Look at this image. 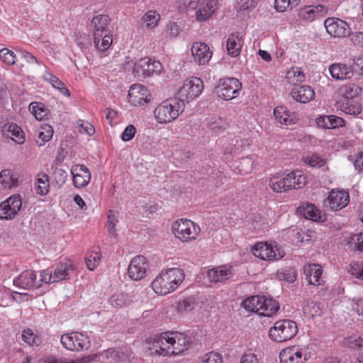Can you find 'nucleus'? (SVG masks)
Listing matches in <instances>:
<instances>
[{
  "instance_id": "ddd939ff",
  "label": "nucleus",
  "mask_w": 363,
  "mask_h": 363,
  "mask_svg": "<svg viewBox=\"0 0 363 363\" xmlns=\"http://www.w3.org/2000/svg\"><path fill=\"white\" fill-rule=\"evenodd\" d=\"M324 26L329 35L335 38L350 36V28L343 20L337 18H328L324 22Z\"/></svg>"
},
{
  "instance_id": "0eeeda50",
  "label": "nucleus",
  "mask_w": 363,
  "mask_h": 363,
  "mask_svg": "<svg viewBox=\"0 0 363 363\" xmlns=\"http://www.w3.org/2000/svg\"><path fill=\"white\" fill-rule=\"evenodd\" d=\"M241 89V82L238 79L231 77L220 79L215 91L219 98L228 101L237 97Z\"/></svg>"
},
{
  "instance_id": "bb28decb",
  "label": "nucleus",
  "mask_w": 363,
  "mask_h": 363,
  "mask_svg": "<svg viewBox=\"0 0 363 363\" xmlns=\"http://www.w3.org/2000/svg\"><path fill=\"white\" fill-rule=\"evenodd\" d=\"M242 46V37L238 32L233 33L228 35L226 42V50L230 56L233 57H238L240 53Z\"/></svg>"
},
{
  "instance_id": "69168bd1",
  "label": "nucleus",
  "mask_w": 363,
  "mask_h": 363,
  "mask_svg": "<svg viewBox=\"0 0 363 363\" xmlns=\"http://www.w3.org/2000/svg\"><path fill=\"white\" fill-rule=\"evenodd\" d=\"M289 7L291 8L290 0H275L274 8L279 12H283Z\"/></svg>"
},
{
  "instance_id": "dca6fc26",
  "label": "nucleus",
  "mask_w": 363,
  "mask_h": 363,
  "mask_svg": "<svg viewBox=\"0 0 363 363\" xmlns=\"http://www.w3.org/2000/svg\"><path fill=\"white\" fill-rule=\"evenodd\" d=\"M191 54L195 62L205 65L211 59L213 52L205 43L196 42L192 45Z\"/></svg>"
},
{
  "instance_id": "2eb2a0df",
  "label": "nucleus",
  "mask_w": 363,
  "mask_h": 363,
  "mask_svg": "<svg viewBox=\"0 0 363 363\" xmlns=\"http://www.w3.org/2000/svg\"><path fill=\"white\" fill-rule=\"evenodd\" d=\"M128 99L134 106L143 105L150 100V94L143 85L133 84L128 91Z\"/></svg>"
},
{
  "instance_id": "052dcab7",
  "label": "nucleus",
  "mask_w": 363,
  "mask_h": 363,
  "mask_svg": "<svg viewBox=\"0 0 363 363\" xmlns=\"http://www.w3.org/2000/svg\"><path fill=\"white\" fill-rule=\"evenodd\" d=\"M259 0H237L238 8L240 10H247L255 8Z\"/></svg>"
},
{
  "instance_id": "1a4fd4ad",
  "label": "nucleus",
  "mask_w": 363,
  "mask_h": 363,
  "mask_svg": "<svg viewBox=\"0 0 363 363\" xmlns=\"http://www.w3.org/2000/svg\"><path fill=\"white\" fill-rule=\"evenodd\" d=\"M203 89V81L198 77L187 79L184 82L183 86L178 91V97L184 99V101H189L198 97Z\"/></svg>"
},
{
  "instance_id": "c03bdc74",
  "label": "nucleus",
  "mask_w": 363,
  "mask_h": 363,
  "mask_svg": "<svg viewBox=\"0 0 363 363\" xmlns=\"http://www.w3.org/2000/svg\"><path fill=\"white\" fill-rule=\"evenodd\" d=\"M0 183L4 188H11L17 185L18 179L11 175L9 169H3L0 172Z\"/></svg>"
},
{
  "instance_id": "3c124183",
  "label": "nucleus",
  "mask_w": 363,
  "mask_h": 363,
  "mask_svg": "<svg viewBox=\"0 0 363 363\" xmlns=\"http://www.w3.org/2000/svg\"><path fill=\"white\" fill-rule=\"evenodd\" d=\"M0 58L8 65H13L16 62L15 53L7 48L0 50Z\"/></svg>"
},
{
  "instance_id": "4c0bfd02",
  "label": "nucleus",
  "mask_w": 363,
  "mask_h": 363,
  "mask_svg": "<svg viewBox=\"0 0 363 363\" xmlns=\"http://www.w3.org/2000/svg\"><path fill=\"white\" fill-rule=\"evenodd\" d=\"M262 305H263V309L262 310L264 311L262 314L264 316H272L279 309V303L272 298L262 296Z\"/></svg>"
},
{
  "instance_id": "37998d69",
  "label": "nucleus",
  "mask_w": 363,
  "mask_h": 363,
  "mask_svg": "<svg viewBox=\"0 0 363 363\" xmlns=\"http://www.w3.org/2000/svg\"><path fill=\"white\" fill-rule=\"evenodd\" d=\"M53 135L52 128L49 125L41 127V130L38 132L37 139L35 142L38 146H42L45 142L49 141Z\"/></svg>"
},
{
  "instance_id": "c9c22d12",
  "label": "nucleus",
  "mask_w": 363,
  "mask_h": 363,
  "mask_svg": "<svg viewBox=\"0 0 363 363\" xmlns=\"http://www.w3.org/2000/svg\"><path fill=\"white\" fill-rule=\"evenodd\" d=\"M340 108L345 113L353 116L358 115L362 111L361 104L354 99L344 100L341 102Z\"/></svg>"
},
{
  "instance_id": "6ab92c4d",
  "label": "nucleus",
  "mask_w": 363,
  "mask_h": 363,
  "mask_svg": "<svg viewBox=\"0 0 363 363\" xmlns=\"http://www.w3.org/2000/svg\"><path fill=\"white\" fill-rule=\"evenodd\" d=\"M328 8L323 5L306 6L298 11V16L307 21H313L317 18L324 16L327 13Z\"/></svg>"
},
{
  "instance_id": "680f3d73",
  "label": "nucleus",
  "mask_w": 363,
  "mask_h": 363,
  "mask_svg": "<svg viewBox=\"0 0 363 363\" xmlns=\"http://www.w3.org/2000/svg\"><path fill=\"white\" fill-rule=\"evenodd\" d=\"M349 38L353 45L363 48V32L350 33Z\"/></svg>"
},
{
  "instance_id": "c756f323",
  "label": "nucleus",
  "mask_w": 363,
  "mask_h": 363,
  "mask_svg": "<svg viewBox=\"0 0 363 363\" xmlns=\"http://www.w3.org/2000/svg\"><path fill=\"white\" fill-rule=\"evenodd\" d=\"M171 338L174 339V354L178 355L187 350V346L192 342V337L178 332L170 333Z\"/></svg>"
},
{
  "instance_id": "864d4df0",
  "label": "nucleus",
  "mask_w": 363,
  "mask_h": 363,
  "mask_svg": "<svg viewBox=\"0 0 363 363\" xmlns=\"http://www.w3.org/2000/svg\"><path fill=\"white\" fill-rule=\"evenodd\" d=\"M101 260V254L99 252H92L85 259L86 267L89 269L93 270L96 268L99 261Z\"/></svg>"
},
{
  "instance_id": "8fccbe9b",
  "label": "nucleus",
  "mask_w": 363,
  "mask_h": 363,
  "mask_svg": "<svg viewBox=\"0 0 363 363\" xmlns=\"http://www.w3.org/2000/svg\"><path fill=\"white\" fill-rule=\"evenodd\" d=\"M348 245L353 247L354 250L363 252V233L352 235L350 237Z\"/></svg>"
},
{
  "instance_id": "423d86ee",
  "label": "nucleus",
  "mask_w": 363,
  "mask_h": 363,
  "mask_svg": "<svg viewBox=\"0 0 363 363\" xmlns=\"http://www.w3.org/2000/svg\"><path fill=\"white\" fill-rule=\"evenodd\" d=\"M174 339L171 338L170 333H164L160 336L154 337L150 350L152 354L168 356L174 354Z\"/></svg>"
},
{
  "instance_id": "9b49d317",
  "label": "nucleus",
  "mask_w": 363,
  "mask_h": 363,
  "mask_svg": "<svg viewBox=\"0 0 363 363\" xmlns=\"http://www.w3.org/2000/svg\"><path fill=\"white\" fill-rule=\"evenodd\" d=\"M251 250L255 257L263 260H278L284 256L277 245H268L267 242H257L252 247Z\"/></svg>"
},
{
  "instance_id": "412c9836",
  "label": "nucleus",
  "mask_w": 363,
  "mask_h": 363,
  "mask_svg": "<svg viewBox=\"0 0 363 363\" xmlns=\"http://www.w3.org/2000/svg\"><path fill=\"white\" fill-rule=\"evenodd\" d=\"M154 291L160 295H166L174 290V285L169 281L164 272L160 273L152 282Z\"/></svg>"
},
{
  "instance_id": "a878e982",
  "label": "nucleus",
  "mask_w": 363,
  "mask_h": 363,
  "mask_svg": "<svg viewBox=\"0 0 363 363\" xmlns=\"http://www.w3.org/2000/svg\"><path fill=\"white\" fill-rule=\"evenodd\" d=\"M303 273L309 284L318 286L321 284L323 270L320 265L310 264L303 268Z\"/></svg>"
},
{
  "instance_id": "e2e57ef3",
  "label": "nucleus",
  "mask_w": 363,
  "mask_h": 363,
  "mask_svg": "<svg viewBox=\"0 0 363 363\" xmlns=\"http://www.w3.org/2000/svg\"><path fill=\"white\" fill-rule=\"evenodd\" d=\"M136 133V128L133 125H128L121 135L123 141H129L133 138Z\"/></svg>"
},
{
  "instance_id": "9d476101",
  "label": "nucleus",
  "mask_w": 363,
  "mask_h": 363,
  "mask_svg": "<svg viewBox=\"0 0 363 363\" xmlns=\"http://www.w3.org/2000/svg\"><path fill=\"white\" fill-rule=\"evenodd\" d=\"M60 341L67 350L72 351L87 350L90 345L89 337L79 333L64 334Z\"/></svg>"
},
{
  "instance_id": "b1692460",
  "label": "nucleus",
  "mask_w": 363,
  "mask_h": 363,
  "mask_svg": "<svg viewBox=\"0 0 363 363\" xmlns=\"http://www.w3.org/2000/svg\"><path fill=\"white\" fill-rule=\"evenodd\" d=\"M291 94L294 100L303 104L309 102L315 96L313 89L311 86L306 85L294 87L292 89Z\"/></svg>"
},
{
  "instance_id": "7c9ffc66",
  "label": "nucleus",
  "mask_w": 363,
  "mask_h": 363,
  "mask_svg": "<svg viewBox=\"0 0 363 363\" xmlns=\"http://www.w3.org/2000/svg\"><path fill=\"white\" fill-rule=\"evenodd\" d=\"M74 270L73 263L67 260L57 265L54 274L52 282L69 279V272Z\"/></svg>"
},
{
  "instance_id": "39448f33",
  "label": "nucleus",
  "mask_w": 363,
  "mask_h": 363,
  "mask_svg": "<svg viewBox=\"0 0 363 363\" xmlns=\"http://www.w3.org/2000/svg\"><path fill=\"white\" fill-rule=\"evenodd\" d=\"M172 232L175 237L182 242L196 239L200 232V228L188 219H181L174 223Z\"/></svg>"
},
{
  "instance_id": "49530a36",
  "label": "nucleus",
  "mask_w": 363,
  "mask_h": 363,
  "mask_svg": "<svg viewBox=\"0 0 363 363\" xmlns=\"http://www.w3.org/2000/svg\"><path fill=\"white\" fill-rule=\"evenodd\" d=\"M196 303L192 297H187L180 300L177 303V311L179 313L191 311L195 307Z\"/></svg>"
},
{
  "instance_id": "0e129e2a",
  "label": "nucleus",
  "mask_w": 363,
  "mask_h": 363,
  "mask_svg": "<svg viewBox=\"0 0 363 363\" xmlns=\"http://www.w3.org/2000/svg\"><path fill=\"white\" fill-rule=\"evenodd\" d=\"M203 363H222V357L218 353L210 352L206 354L203 359Z\"/></svg>"
},
{
  "instance_id": "13d9d810",
  "label": "nucleus",
  "mask_w": 363,
  "mask_h": 363,
  "mask_svg": "<svg viewBox=\"0 0 363 363\" xmlns=\"http://www.w3.org/2000/svg\"><path fill=\"white\" fill-rule=\"evenodd\" d=\"M350 272L356 278L363 280V262L351 264Z\"/></svg>"
},
{
  "instance_id": "ea45409f",
  "label": "nucleus",
  "mask_w": 363,
  "mask_h": 363,
  "mask_svg": "<svg viewBox=\"0 0 363 363\" xmlns=\"http://www.w3.org/2000/svg\"><path fill=\"white\" fill-rule=\"evenodd\" d=\"M361 92V88L354 84L342 85L340 88V93L345 100H353Z\"/></svg>"
},
{
  "instance_id": "bf43d9fd",
  "label": "nucleus",
  "mask_w": 363,
  "mask_h": 363,
  "mask_svg": "<svg viewBox=\"0 0 363 363\" xmlns=\"http://www.w3.org/2000/svg\"><path fill=\"white\" fill-rule=\"evenodd\" d=\"M347 345L349 347L354 350H363V337H350L347 340Z\"/></svg>"
},
{
  "instance_id": "7ed1b4c3",
  "label": "nucleus",
  "mask_w": 363,
  "mask_h": 363,
  "mask_svg": "<svg viewBox=\"0 0 363 363\" xmlns=\"http://www.w3.org/2000/svg\"><path fill=\"white\" fill-rule=\"evenodd\" d=\"M111 18L108 15H97L91 20L94 26V43L95 47L101 50H106L112 43L113 38L109 29Z\"/></svg>"
},
{
  "instance_id": "5701e85b",
  "label": "nucleus",
  "mask_w": 363,
  "mask_h": 363,
  "mask_svg": "<svg viewBox=\"0 0 363 363\" xmlns=\"http://www.w3.org/2000/svg\"><path fill=\"white\" fill-rule=\"evenodd\" d=\"M36 274L32 270H26L23 272L18 277L13 280V284L16 286L23 289H30L35 286Z\"/></svg>"
},
{
  "instance_id": "e433bc0d",
  "label": "nucleus",
  "mask_w": 363,
  "mask_h": 363,
  "mask_svg": "<svg viewBox=\"0 0 363 363\" xmlns=\"http://www.w3.org/2000/svg\"><path fill=\"white\" fill-rule=\"evenodd\" d=\"M8 137L11 138L18 144H23L25 141V133L17 124L11 123L8 126Z\"/></svg>"
},
{
  "instance_id": "338daca9",
  "label": "nucleus",
  "mask_w": 363,
  "mask_h": 363,
  "mask_svg": "<svg viewBox=\"0 0 363 363\" xmlns=\"http://www.w3.org/2000/svg\"><path fill=\"white\" fill-rule=\"evenodd\" d=\"M240 363H259V361L256 354L249 352L241 357Z\"/></svg>"
},
{
  "instance_id": "6e6d98bb",
  "label": "nucleus",
  "mask_w": 363,
  "mask_h": 363,
  "mask_svg": "<svg viewBox=\"0 0 363 363\" xmlns=\"http://www.w3.org/2000/svg\"><path fill=\"white\" fill-rule=\"evenodd\" d=\"M143 19L147 23V27L155 26L159 19V14L155 11H149L144 15Z\"/></svg>"
},
{
  "instance_id": "de8ad7c7",
  "label": "nucleus",
  "mask_w": 363,
  "mask_h": 363,
  "mask_svg": "<svg viewBox=\"0 0 363 363\" xmlns=\"http://www.w3.org/2000/svg\"><path fill=\"white\" fill-rule=\"evenodd\" d=\"M294 348L289 347L281 350L279 354L281 363H299L295 359Z\"/></svg>"
},
{
  "instance_id": "f3484780",
  "label": "nucleus",
  "mask_w": 363,
  "mask_h": 363,
  "mask_svg": "<svg viewBox=\"0 0 363 363\" xmlns=\"http://www.w3.org/2000/svg\"><path fill=\"white\" fill-rule=\"evenodd\" d=\"M349 201L350 196L348 192L344 190L335 191L333 189L330 193L326 202L328 203V206L331 209L337 211L345 207Z\"/></svg>"
},
{
  "instance_id": "603ef678",
  "label": "nucleus",
  "mask_w": 363,
  "mask_h": 363,
  "mask_svg": "<svg viewBox=\"0 0 363 363\" xmlns=\"http://www.w3.org/2000/svg\"><path fill=\"white\" fill-rule=\"evenodd\" d=\"M23 340L30 346L38 345L40 338L36 337L30 329L24 330L22 333Z\"/></svg>"
},
{
  "instance_id": "393cba45",
  "label": "nucleus",
  "mask_w": 363,
  "mask_h": 363,
  "mask_svg": "<svg viewBox=\"0 0 363 363\" xmlns=\"http://www.w3.org/2000/svg\"><path fill=\"white\" fill-rule=\"evenodd\" d=\"M331 77L335 79H350L353 76L352 67L342 63L333 64L329 68Z\"/></svg>"
},
{
  "instance_id": "20e7f679",
  "label": "nucleus",
  "mask_w": 363,
  "mask_h": 363,
  "mask_svg": "<svg viewBox=\"0 0 363 363\" xmlns=\"http://www.w3.org/2000/svg\"><path fill=\"white\" fill-rule=\"evenodd\" d=\"M298 332L296 323L289 319L280 320L269 331V337L275 342H281L290 340Z\"/></svg>"
},
{
  "instance_id": "2f4dec72",
  "label": "nucleus",
  "mask_w": 363,
  "mask_h": 363,
  "mask_svg": "<svg viewBox=\"0 0 363 363\" xmlns=\"http://www.w3.org/2000/svg\"><path fill=\"white\" fill-rule=\"evenodd\" d=\"M275 119L281 124L289 125L295 123L296 116L285 106H277L274 110Z\"/></svg>"
},
{
  "instance_id": "72a5a7b5",
  "label": "nucleus",
  "mask_w": 363,
  "mask_h": 363,
  "mask_svg": "<svg viewBox=\"0 0 363 363\" xmlns=\"http://www.w3.org/2000/svg\"><path fill=\"white\" fill-rule=\"evenodd\" d=\"M43 79L49 82L55 89L59 90L65 96H69V91L65 86L64 83L50 72H45Z\"/></svg>"
},
{
  "instance_id": "f704fd0d",
  "label": "nucleus",
  "mask_w": 363,
  "mask_h": 363,
  "mask_svg": "<svg viewBox=\"0 0 363 363\" xmlns=\"http://www.w3.org/2000/svg\"><path fill=\"white\" fill-rule=\"evenodd\" d=\"M262 296H252L246 298L242 302V306L250 312H258L263 309V305H262Z\"/></svg>"
},
{
  "instance_id": "f257e3e1",
  "label": "nucleus",
  "mask_w": 363,
  "mask_h": 363,
  "mask_svg": "<svg viewBox=\"0 0 363 363\" xmlns=\"http://www.w3.org/2000/svg\"><path fill=\"white\" fill-rule=\"evenodd\" d=\"M306 184V177L300 171L279 173L269 179V186L274 191L281 193L291 189H298Z\"/></svg>"
},
{
  "instance_id": "4be33fe9",
  "label": "nucleus",
  "mask_w": 363,
  "mask_h": 363,
  "mask_svg": "<svg viewBox=\"0 0 363 363\" xmlns=\"http://www.w3.org/2000/svg\"><path fill=\"white\" fill-rule=\"evenodd\" d=\"M318 127L324 129H335L345 125V120L334 115L320 116L315 120Z\"/></svg>"
},
{
  "instance_id": "4468645a",
  "label": "nucleus",
  "mask_w": 363,
  "mask_h": 363,
  "mask_svg": "<svg viewBox=\"0 0 363 363\" xmlns=\"http://www.w3.org/2000/svg\"><path fill=\"white\" fill-rule=\"evenodd\" d=\"M147 263L143 255L134 257L128 268V274L133 280H140L145 276Z\"/></svg>"
},
{
  "instance_id": "774afa93",
  "label": "nucleus",
  "mask_w": 363,
  "mask_h": 363,
  "mask_svg": "<svg viewBox=\"0 0 363 363\" xmlns=\"http://www.w3.org/2000/svg\"><path fill=\"white\" fill-rule=\"evenodd\" d=\"M54 176L58 182L65 183L67 179V174L62 169L56 168L54 171Z\"/></svg>"
},
{
  "instance_id": "a18cd8bd",
  "label": "nucleus",
  "mask_w": 363,
  "mask_h": 363,
  "mask_svg": "<svg viewBox=\"0 0 363 363\" xmlns=\"http://www.w3.org/2000/svg\"><path fill=\"white\" fill-rule=\"evenodd\" d=\"M29 110L34 117L39 121L43 120L48 114V111L42 103L32 102L29 105Z\"/></svg>"
},
{
  "instance_id": "f03ea898",
  "label": "nucleus",
  "mask_w": 363,
  "mask_h": 363,
  "mask_svg": "<svg viewBox=\"0 0 363 363\" xmlns=\"http://www.w3.org/2000/svg\"><path fill=\"white\" fill-rule=\"evenodd\" d=\"M184 99L171 98L160 103L155 109L154 115L159 123H168L176 120L184 111Z\"/></svg>"
},
{
  "instance_id": "58836bf2",
  "label": "nucleus",
  "mask_w": 363,
  "mask_h": 363,
  "mask_svg": "<svg viewBox=\"0 0 363 363\" xmlns=\"http://www.w3.org/2000/svg\"><path fill=\"white\" fill-rule=\"evenodd\" d=\"M167 277L169 278L174 289H177L178 285L182 282L184 279V274L182 269L179 268H170L164 272Z\"/></svg>"
},
{
  "instance_id": "5fc2aeb1",
  "label": "nucleus",
  "mask_w": 363,
  "mask_h": 363,
  "mask_svg": "<svg viewBox=\"0 0 363 363\" xmlns=\"http://www.w3.org/2000/svg\"><path fill=\"white\" fill-rule=\"evenodd\" d=\"M208 127L209 128L215 132V133H219L226 128V123L223 118H218L211 121L208 123Z\"/></svg>"
},
{
  "instance_id": "6e6552de",
  "label": "nucleus",
  "mask_w": 363,
  "mask_h": 363,
  "mask_svg": "<svg viewBox=\"0 0 363 363\" xmlns=\"http://www.w3.org/2000/svg\"><path fill=\"white\" fill-rule=\"evenodd\" d=\"M162 69V64L159 61H152L149 57H144L135 62L133 73L139 79L146 78L154 74H159Z\"/></svg>"
},
{
  "instance_id": "09e8293b",
  "label": "nucleus",
  "mask_w": 363,
  "mask_h": 363,
  "mask_svg": "<svg viewBox=\"0 0 363 363\" xmlns=\"http://www.w3.org/2000/svg\"><path fill=\"white\" fill-rule=\"evenodd\" d=\"M277 277L279 279L285 280L289 283H293L296 279V273L293 268H286L281 272H277Z\"/></svg>"
},
{
  "instance_id": "cd10ccee",
  "label": "nucleus",
  "mask_w": 363,
  "mask_h": 363,
  "mask_svg": "<svg viewBox=\"0 0 363 363\" xmlns=\"http://www.w3.org/2000/svg\"><path fill=\"white\" fill-rule=\"evenodd\" d=\"M297 213L303 216L305 218L315 222L321 221V212L315 205L310 203H303L297 208Z\"/></svg>"
},
{
  "instance_id": "c85d7f7f",
  "label": "nucleus",
  "mask_w": 363,
  "mask_h": 363,
  "mask_svg": "<svg viewBox=\"0 0 363 363\" xmlns=\"http://www.w3.org/2000/svg\"><path fill=\"white\" fill-rule=\"evenodd\" d=\"M232 276L230 268L226 266H220L209 269L207 277L211 282H220L229 279Z\"/></svg>"
},
{
  "instance_id": "a19ab883",
  "label": "nucleus",
  "mask_w": 363,
  "mask_h": 363,
  "mask_svg": "<svg viewBox=\"0 0 363 363\" xmlns=\"http://www.w3.org/2000/svg\"><path fill=\"white\" fill-rule=\"evenodd\" d=\"M35 186L38 194L46 195L49 191V177L48 174L45 173L38 174Z\"/></svg>"
},
{
  "instance_id": "a211bd4d",
  "label": "nucleus",
  "mask_w": 363,
  "mask_h": 363,
  "mask_svg": "<svg viewBox=\"0 0 363 363\" xmlns=\"http://www.w3.org/2000/svg\"><path fill=\"white\" fill-rule=\"evenodd\" d=\"M218 9L216 0H203L196 10V20L199 22L209 18Z\"/></svg>"
},
{
  "instance_id": "79ce46f5",
  "label": "nucleus",
  "mask_w": 363,
  "mask_h": 363,
  "mask_svg": "<svg viewBox=\"0 0 363 363\" xmlns=\"http://www.w3.org/2000/svg\"><path fill=\"white\" fill-rule=\"evenodd\" d=\"M286 79L289 83L297 84L305 80V74L298 67H292L286 74Z\"/></svg>"
},
{
  "instance_id": "4d7b16f0",
  "label": "nucleus",
  "mask_w": 363,
  "mask_h": 363,
  "mask_svg": "<svg viewBox=\"0 0 363 363\" xmlns=\"http://www.w3.org/2000/svg\"><path fill=\"white\" fill-rule=\"evenodd\" d=\"M304 162L313 167H320L325 164V160L316 155L304 157Z\"/></svg>"
},
{
  "instance_id": "473e14b6",
  "label": "nucleus",
  "mask_w": 363,
  "mask_h": 363,
  "mask_svg": "<svg viewBox=\"0 0 363 363\" xmlns=\"http://www.w3.org/2000/svg\"><path fill=\"white\" fill-rule=\"evenodd\" d=\"M132 302L133 296L125 293L114 294L108 300V303L115 308L128 306Z\"/></svg>"
},
{
  "instance_id": "f8f14e48",
  "label": "nucleus",
  "mask_w": 363,
  "mask_h": 363,
  "mask_svg": "<svg viewBox=\"0 0 363 363\" xmlns=\"http://www.w3.org/2000/svg\"><path fill=\"white\" fill-rule=\"evenodd\" d=\"M22 206L19 194H13L0 204V218L11 220L15 218Z\"/></svg>"
},
{
  "instance_id": "aec40b11",
  "label": "nucleus",
  "mask_w": 363,
  "mask_h": 363,
  "mask_svg": "<svg viewBox=\"0 0 363 363\" xmlns=\"http://www.w3.org/2000/svg\"><path fill=\"white\" fill-rule=\"evenodd\" d=\"M73 176V184L77 188H82L86 186L90 179L91 174L88 168L84 164H78L72 169Z\"/></svg>"
}]
</instances>
